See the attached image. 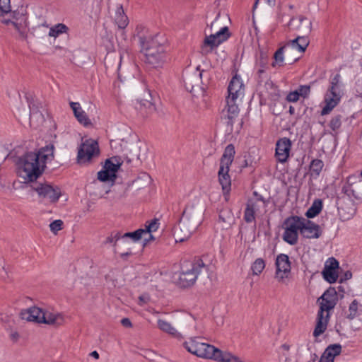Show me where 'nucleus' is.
Returning a JSON list of instances; mask_svg holds the SVG:
<instances>
[{"instance_id": "4d7b16f0", "label": "nucleus", "mask_w": 362, "mask_h": 362, "mask_svg": "<svg viewBox=\"0 0 362 362\" xmlns=\"http://www.w3.org/2000/svg\"><path fill=\"white\" fill-rule=\"evenodd\" d=\"M247 167H253V160L249 153L245 154L244 159L240 166V171L241 172L243 168Z\"/></svg>"}, {"instance_id": "2f4dec72", "label": "nucleus", "mask_w": 362, "mask_h": 362, "mask_svg": "<svg viewBox=\"0 0 362 362\" xmlns=\"http://www.w3.org/2000/svg\"><path fill=\"white\" fill-rule=\"evenodd\" d=\"M215 361L219 362H244L239 357L235 356L229 352H223L221 350L220 355L216 354Z\"/></svg>"}, {"instance_id": "774afa93", "label": "nucleus", "mask_w": 362, "mask_h": 362, "mask_svg": "<svg viewBox=\"0 0 362 362\" xmlns=\"http://www.w3.org/2000/svg\"><path fill=\"white\" fill-rule=\"evenodd\" d=\"M19 337L20 335L18 332H13L10 334V339L13 342H16L18 340Z\"/></svg>"}, {"instance_id": "a878e982", "label": "nucleus", "mask_w": 362, "mask_h": 362, "mask_svg": "<svg viewBox=\"0 0 362 362\" xmlns=\"http://www.w3.org/2000/svg\"><path fill=\"white\" fill-rule=\"evenodd\" d=\"M256 203L251 199L248 200L244 211V220L250 223L255 221Z\"/></svg>"}, {"instance_id": "ea45409f", "label": "nucleus", "mask_w": 362, "mask_h": 362, "mask_svg": "<svg viewBox=\"0 0 362 362\" xmlns=\"http://www.w3.org/2000/svg\"><path fill=\"white\" fill-rule=\"evenodd\" d=\"M151 177L147 173H142L141 176L138 177L137 179L134 180L132 182L133 185H135L138 189L144 187L148 185L150 182Z\"/></svg>"}, {"instance_id": "f03ea898", "label": "nucleus", "mask_w": 362, "mask_h": 362, "mask_svg": "<svg viewBox=\"0 0 362 362\" xmlns=\"http://www.w3.org/2000/svg\"><path fill=\"white\" fill-rule=\"evenodd\" d=\"M158 35L146 40L139 37L141 52H144V61L154 68L160 66L165 59V46L158 40Z\"/></svg>"}, {"instance_id": "de8ad7c7", "label": "nucleus", "mask_w": 362, "mask_h": 362, "mask_svg": "<svg viewBox=\"0 0 362 362\" xmlns=\"http://www.w3.org/2000/svg\"><path fill=\"white\" fill-rule=\"evenodd\" d=\"M342 116L337 115L332 117L329 126L333 132H337L341 126Z\"/></svg>"}, {"instance_id": "49530a36", "label": "nucleus", "mask_w": 362, "mask_h": 362, "mask_svg": "<svg viewBox=\"0 0 362 362\" xmlns=\"http://www.w3.org/2000/svg\"><path fill=\"white\" fill-rule=\"evenodd\" d=\"M11 25L18 32L22 39L25 40L27 38V28L25 24L13 21Z\"/></svg>"}, {"instance_id": "9d476101", "label": "nucleus", "mask_w": 362, "mask_h": 362, "mask_svg": "<svg viewBox=\"0 0 362 362\" xmlns=\"http://www.w3.org/2000/svg\"><path fill=\"white\" fill-rule=\"evenodd\" d=\"M31 187L39 197L48 199L52 204L57 203L62 196L61 189L58 186H53L47 182L36 183L31 185Z\"/></svg>"}, {"instance_id": "b1692460", "label": "nucleus", "mask_w": 362, "mask_h": 362, "mask_svg": "<svg viewBox=\"0 0 362 362\" xmlns=\"http://www.w3.org/2000/svg\"><path fill=\"white\" fill-rule=\"evenodd\" d=\"M123 160L120 156H116L107 158L105 160L103 168L114 175H117V173L119 170Z\"/></svg>"}, {"instance_id": "58836bf2", "label": "nucleus", "mask_w": 362, "mask_h": 362, "mask_svg": "<svg viewBox=\"0 0 362 362\" xmlns=\"http://www.w3.org/2000/svg\"><path fill=\"white\" fill-rule=\"evenodd\" d=\"M265 268V262L262 258H257L252 264L251 269L254 275H259Z\"/></svg>"}, {"instance_id": "c03bdc74", "label": "nucleus", "mask_w": 362, "mask_h": 362, "mask_svg": "<svg viewBox=\"0 0 362 362\" xmlns=\"http://www.w3.org/2000/svg\"><path fill=\"white\" fill-rule=\"evenodd\" d=\"M143 228L137 229L133 232H127L123 234L122 238H131L134 242L139 241L143 236Z\"/></svg>"}, {"instance_id": "393cba45", "label": "nucleus", "mask_w": 362, "mask_h": 362, "mask_svg": "<svg viewBox=\"0 0 362 362\" xmlns=\"http://www.w3.org/2000/svg\"><path fill=\"white\" fill-rule=\"evenodd\" d=\"M115 21L120 30H124L129 24V18L124 11L122 4L119 5L115 11Z\"/></svg>"}, {"instance_id": "c756f323", "label": "nucleus", "mask_w": 362, "mask_h": 362, "mask_svg": "<svg viewBox=\"0 0 362 362\" xmlns=\"http://www.w3.org/2000/svg\"><path fill=\"white\" fill-rule=\"evenodd\" d=\"M157 325H158V328L160 330H162L175 337H177L180 335V334L171 325V324L164 320L159 319L157 322Z\"/></svg>"}, {"instance_id": "c85d7f7f", "label": "nucleus", "mask_w": 362, "mask_h": 362, "mask_svg": "<svg viewBox=\"0 0 362 362\" xmlns=\"http://www.w3.org/2000/svg\"><path fill=\"white\" fill-rule=\"evenodd\" d=\"M287 49H291V47L289 46H282L279 47L274 53V61L272 63V66L273 67L276 66L277 64L279 66H281L284 65V54L286 53L287 55ZM287 56L286 57V58Z\"/></svg>"}, {"instance_id": "6ab92c4d", "label": "nucleus", "mask_w": 362, "mask_h": 362, "mask_svg": "<svg viewBox=\"0 0 362 362\" xmlns=\"http://www.w3.org/2000/svg\"><path fill=\"white\" fill-rule=\"evenodd\" d=\"M243 83L241 78L235 74L231 79L228 87V96L226 99L235 100L240 94Z\"/></svg>"}, {"instance_id": "052dcab7", "label": "nucleus", "mask_w": 362, "mask_h": 362, "mask_svg": "<svg viewBox=\"0 0 362 362\" xmlns=\"http://www.w3.org/2000/svg\"><path fill=\"white\" fill-rule=\"evenodd\" d=\"M150 301V296L148 293H144L139 297V305H144Z\"/></svg>"}, {"instance_id": "20e7f679", "label": "nucleus", "mask_w": 362, "mask_h": 362, "mask_svg": "<svg viewBox=\"0 0 362 362\" xmlns=\"http://www.w3.org/2000/svg\"><path fill=\"white\" fill-rule=\"evenodd\" d=\"M183 346L189 353L201 358L215 360L216 354L220 355L221 350L213 345L203 341L199 337L189 338V341L183 343Z\"/></svg>"}, {"instance_id": "680f3d73", "label": "nucleus", "mask_w": 362, "mask_h": 362, "mask_svg": "<svg viewBox=\"0 0 362 362\" xmlns=\"http://www.w3.org/2000/svg\"><path fill=\"white\" fill-rule=\"evenodd\" d=\"M351 277H352V273H351V271L348 270V271L345 272H344V273L341 276V277H340V279H339V282L340 284H341V283H343V282H344V281H347V280H349V279H351Z\"/></svg>"}, {"instance_id": "6e6552de", "label": "nucleus", "mask_w": 362, "mask_h": 362, "mask_svg": "<svg viewBox=\"0 0 362 362\" xmlns=\"http://www.w3.org/2000/svg\"><path fill=\"white\" fill-rule=\"evenodd\" d=\"M230 35L231 34L228 27L224 26L215 34L206 36L201 46L202 54L206 55L211 52L214 47H218L220 44L226 41Z\"/></svg>"}, {"instance_id": "e2e57ef3", "label": "nucleus", "mask_w": 362, "mask_h": 362, "mask_svg": "<svg viewBox=\"0 0 362 362\" xmlns=\"http://www.w3.org/2000/svg\"><path fill=\"white\" fill-rule=\"evenodd\" d=\"M28 105H29V108H30V115L31 116L32 115L38 113L39 110H38L37 107H36L33 102H31V101H28Z\"/></svg>"}, {"instance_id": "13d9d810", "label": "nucleus", "mask_w": 362, "mask_h": 362, "mask_svg": "<svg viewBox=\"0 0 362 362\" xmlns=\"http://www.w3.org/2000/svg\"><path fill=\"white\" fill-rule=\"evenodd\" d=\"M342 192L347 195L349 198L354 197L356 199L358 198L357 195L355 194V191L351 189V185H344L341 189Z\"/></svg>"}, {"instance_id": "338daca9", "label": "nucleus", "mask_w": 362, "mask_h": 362, "mask_svg": "<svg viewBox=\"0 0 362 362\" xmlns=\"http://www.w3.org/2000/svg\"><path fill=\"white\" fill-rule=\"evenodd\" d=\"M112 233H113V239L115 240V243H114L113 245L115 246L116 243H117V241L118 240H119L120 238H122V235H123L120 232H119V231H117V232H112Z\"/></svg>"}, {"instance_id": "ddd939ff", "label": "nucleus", "mask_w": 362, "mask_h": 362, "mask_svg": "<svg viewBox=\"0 0 362 362\" xmlns=\"http://www.w3.org/2000/svg\"><path fill=\"white\" fill-rule=\"evenodd\" d=\"M239 112L240 109L235 103V100L231 101V100L226 99V105L221 112L220 119L232 129L235 119L239 115Z\"/></svg>"}, {"instance_id": "a19ab883", "label": "nucleus", "mask_w": 362, "mask_h": 362, "mask_svg": "<svg viewBox=\"0 0 362 362\" xmlns=\"http://www.w3.org/2000/svg\"><path fill=\"white\" fill-rule=\"evenodd\" d=\"M333 299L334 301L338 302V294L334 287H329L324 293L318 298V301L320 299Z\"/></svg>"}, {"instance_id": "bb28decb", "label": "nucleus", "mask_w": 362, "mask_h": 362, "mask_svg": "<svg viewBox=\"0 0 362 362\" xmlns=\"http://www.w3.org/2000/svg\"><path fill=\"white\" fill-rule=\"evenodd\" d=\"M300 38H298V36L290 41H288L287 43L284 45V46H289L291 47V49H287V57H286V62L288 64H293L300 58V56H293L292 57H290L288 55L290 54H293L294 52V49H298V40Z\"/></svg>"}, {"instance_id": "6e6d98bb", "label": "nucleus", "mask_w": 362, "mask_h": 362, "mask_svg": "<svg viewBox=\"0 0 362 362\" xmlns=\"http://www.w3.org/2000/svg\"><path fill=\"white\" fill-rule=\"evenodd\" d=\"M297 90L299 94V97L302 96L304 98H306L310 93V85H300Z\"/></svg>"}, {"instance_id": "f8f14e48", "label": "nucleus", "mask_w": 362, "mask_h": 362, "mask_svg": "<svg viewBox=\"0 0 362 362\" xmlns=\"http://www.w3.org/2000/svg\"><path fill=\"white\" fill-rule=\"evenodd\" d=\"M287 25L290 30L297 31L298 35H310L312 31L311 21L302 15L292 17Z\"/></svg>"}, {"instance_id": "69168bd1", "label": "nucleus", "mask_w": 362, "mask_h": 362, "mask_svg": "<svg viewBox=\"0 0 362 362\" xmlns=\"http://www.w3.org/2000/svg\"><path fill=\"white\" fill-rule=\"evenodd\" d=\"M121 324L124 327H132V323L131 320L127 317L122 318L121 320Z\"/></svg>"}, {"instance_id": "39448f33", "label": "nucleus", "mask_w": 362, "mask_h": 362, "mask_svg": "<svg viewBox=\"0 0 362 362\" xmlns=\"http://www.w3.org/2000/svg\"><path fill=\"white\" fill-rule=\"evenodd\" d=\"M340 79L341 75L339 74H336L331 77L329 86L324 97L325 105L321 111L322 115H328L339 103L342 97Z\"/></svg>"}, {"instance_id": "2eb2a0df", "label": "nucleus", "mask_w": 362, "mask_h": 362, "mask_svg": "<svg viewBox=\"0 0 362 362\" xmlns=\"http://www.w3.org/2000/svg\"><path fill=\"white\" fill-rule=\"evenodd\" d=\"M322 233L320 226L309 219L303 218L301 221L300 234L305 238L317 239Z\"/></svg>"}, {"instance_id": "3c124183", "label": "nucleus", "mask_w": 362, "mask_h": 362, "mask_svg": "<svg viewBox=\"0 0 362 362\" xmlns=\"http://www.w3.org/2000/svg\"><path fill=\"white\" fill-rule=\"evenodd\" d=\"M358 303L356 299L351 302V303L349 305V313L346 316L347 318L349 320H353L356 316L358 312Z\"/></svg>"}, {"instance_id": "9b49d317", "label": "nucleus", "mask_w": 362, "mask_h": 362, "mask_svg": "<svg viewBox=\"0 0 362 362\" xmlns=\"http://www.w3.org/2000/svg\"><path fill=\"white\" fill-rule=\"evenodd\" d=\"M100 153L99 146L97 141H92L89 143L88 141L81 144L77 160L79 164H85L90 162L92 158L98 156Z\"/></svg>"}, {"instance_id": "412c9836", "label": "nucleus", "mask_w": 362, "mask_h": 362, "mask_svg": "<svg viewBox=\"0 0 362 362\" xmlns=\"http://www.w3.org/2000/svg\"><path fill=\"white\" fill-rule=\"evenodd\" d=\"M64 322V316L60 313H52L44 310V314L41 316L40 323H44L54 327L62 325Z\"/></svg>"}, {"instance_id": "dca6fc26", "label": "nucleus", "mask_w": 362, "mask_h": 362, "mask_svg": "<svg viewBox=\"0 0 362 362\" xmlns=\"http://www.w3.org/2000/svg\"><path fill=\"white\" fill-rule=\"evenodd\" d=\"M276 276L283 279L288 277V274L291 272V262L289 257L286 254H279L276 256L275 261Z\"/></svg>"}, {"instance_id": "bf43d9fd", "label": "nucleus", "mask_w": 362, "mask_h": 362, "mask_svg": "<svg viewBox=\"0 0 362 362\" xmlns=\"http://www.w3.org/2000/svg\"><path fill=\"white\" fill-rule=\"evenodd\" d=\"M299 94L298 90L291 91L286 96V100L290 103H295L299 100Z\"/></svg>"}, {"instance_id": "423d86ee", "label": "nucleus", "mask_w": 362, "mask_h": 362, "mask_svg": "<svg viewBox=\"0 0 362 362\" xmlns=\"http://www.w3.org/2000/svg\"><path fill=\"white\" fill-rule=\"evenodd\" d=\"M208 266L199 257H196L190 264V268L182 267L179 276L178 284L182 288L194 285L202 269L207 270Z\"/></svg>"}, {"instance_id": "473e14b6", "label": "nucleus", "mask_w": 362, "mask_h": 362, "mask_svg": "<svg viewBox=\"0 0 362 362\" xmlns=\"http://www.w3.org/2000/svg\"><path fill=\"white\" fill-rule=\"evenodd\" d=\"M97 178L100 182H111L112 185H113L117 179V175H114L103 168V169L98 173Z\"/></svg>"}, {"instance_id": "37998d69", "label": "nucleus", "mask_w": 362, "mask_h": 362, "mask_svg": "<svg viewBox=\"0 0 362 362\" xmlns=\"http://www.w3.org/2000/svg\"><path fill=\"white\" fill-rule=\"evenodd\" d=\"M309 35H298V50L299 52L303 53L306 50V48L309 45L310 40L308 39Z\"/></svg>"}, {"instance_id": "e433bc0d", "label": "nucleus", "mask_w": 362, "mask_h": 362, "mask_svg": "<svg viewBox=\"0 0 362 362\" xmlns=\"http://www.w3.org/2000/svg\"><path fill=\"white\" fill-rule=\"evenodd\" d=\"M233 221L232 213L228 209H221L218 214V221L226 224L225 226H229Z\"/></svg>"}, {"instance_id": "0e129e2a", "label": "nucleus", "mask_w": 362, "mask_h": 362, "mask_svg": "<svg viewBox=\"0 0 362 362\" xmlns=\"http://www.w3.org/2000/svg\"><path fill=\"white\" fill-rule=\"evenodd\" d=\"M329 356L326 354V353L324 351L322 354L321 357L318 360V362H334V360L331 358L328 357Z\"/></svg>"}, {"instance_id": "0eeeda50", "label": "nucleus", "mask_w": 362, "mask_h": 362, "mask_svg": "<svg viewBox=\"0 0 362 362\" xmlns=\"http://www.w3.org/2000/svg\"><path fill=\"white\" fill-rule=\"evenodd\" d=\"M302 219L301 216H291L284 220L282 225L285 230L282 236L284 241L291 245L298 243V231L300 233Z\"/></svg>"}, {"instance_id": "09e8293b", "label": "nucleus", "mask_w": 362, "mask_h": 362, "mask_svg": "<svg viewBox=\"0 0 362 362\" xmlns=\"http://www.w3.org/2000/svg\"><path fill=\"white\" fill-rule=\"evenodd\" d=\"M159 223L157 219L151 220V221H147L145 224V228H143V233H150L153 231H156L158 228Z\"/></svg>"}, {"instance_id": "7ed1b4c3", "label": "nucleus", "mask_w": 362, "mask_h": 362, "mask_svg": "<svg viewBox=\"0 0 362 362\" xmlns=\"http://www.w3.org/2000/svg\"><path fill=\"white\" fill-rule=\"evenodd\" d=\"M235 154V146L233 144H230L226 146L220 158L218 178L224 196H228L231 189V179L229 175V171L230 167L234 160Z\"/></svg>"}, {"instance_id": "f704fd0d", "label": "nucleus", "mask_w": 362, "mask_h": 362, "mask_svg": "<svg viewBox=\"0 0 362 362\" xmlns=\"http://www.w3.org/2000/svg\"><path fill=\"white\" fill-rule=\"evenodd\" d=\"M324 166V163L320 159H313L310 165V170L312 176L318 177Z\"/></svg>"}, {"instance_id": "8fccbe9b", "label": "nucleus", "mask_w": 362, "mask_h": 362, "mask_svg": "<svg viewBox=\"0 0 362 362\" xmlns=\"http://www.w3.org/2000/svg\"><path fill=\"white\" fill-rule=\"evenodd\" d=\"M269 63V57L267 54L263 51L259 52V57L257 59V65H258L261 68H267V65Z\"/></svg>"}, {"instance_id": "603ef678", "label": "nucleus", "mask_w": 362, "mask_h": 362, "mask_svg": "<svg viewBox=\"0 0 362 362\" xmlns=\"http://www.w3.org/2000/svg\"><path fill=\"white\" fill-rule=\"evenodd\" d=\"M11 11L10 0H0V16H3Z\"/></svg>"}, {"instance_id": "f257e3e1", "label": "nucleus", "mask_w": 362, "mask_h": 362, "mask_svg": "<svg viewBox=\"0 0 362 362\" xmlns=\"http://www.w3.org/2000/svg\"><path fill=\"white\" fill-rule=\"evenodd\" d=\"M54 146L49 144L35 152H27L16 161L18 177L23 183L35 182L44 173L47 160L54 158Z\"/></svg>"}, {"instance_id": "864d4df0", "label": "nucleus", "mask_w": 362, "mask_h": 362, "mask_svg": "<svg viewBox=\"0 0 362 362\" xmlns=\"http://www.w3.org/2000/svg\"><path fill=\"white\" fill-rule=\"evenodd\" d=\"M63 221L60 219L55 220L49 224L50 230L54 233L57 234L58 231L62 229Z\"/></svg>"}, {"instance_id": "4468645a", "label": "nucleus", "mask_w": 362, "mask_h": 362, "mask_svg": "<svg viewBox=\"0 0 362 362\" xmlns=\"http://www.w3.org/2000/svg\"><path fill=\"white\" fill-rule=\"evenodd\" d=\"M292 141L289 138L283 137L277 140L275 148V158L281 163H284L289 158Z\"/></svg>"}, {"instance_id": "7c9ffc66", "label": "nucleus", "mask_w": 362, "mask_h": 362, "mask_svg": "<svg viewBox=\"0 0 362 362\" xmlns=\"http://www.w3.org/2000/svg\"><path fill=\"white\" fill-rule=\"evenodd\" d=\"M323 279L329 284L335 283L339 277V271L324 267L322 271Z\"/></svg>"}, {"instance_id": "5fc2aeb1", "label": "nucleus", "mask_w": 362, "mask_h": 362, "mask_svg": "<svg viewBox=\"0 0 362 362\" xmlns=\"http://www.w3.org/2000/svg\"><path fill=\"white\" fill-rule=\"evenodd\" d=\"M325 267L339 271V263L334 257H329L325 262Z\"/></svg>"}, {"instance_id": "4c0bfd02", "label": "nucleus", "mask_w": 362, "mask_h": 362, "mask_svg": "<svg viewBox=\"0 0 362 362\" xmlns=\"http://www.w3.org/2000/svg\"><path fill=\"white\" fill-rule=\"evenodd\" d=\"M68 27L63 23H58L49 29L48 35L50 37H57L59 34L66 33Z\"/></svg>"}, {"instance_id": "5701e85b", "label": "nucleus", "mask_w": 362, "mask_h": 362, "mask_svg": "<svg viewBox=\"0 0 362 362\" xmlns=\"http://www.w3.org/2000/svg\"><path fill=\"white\" fill-rule=\"evenodd\" d=\"M329 319V314H327L326 317H324V313L317 312L316 325L313 331V336L315 337H319L325 332Z\"/></svg>"}, {"instance_id": "cd10ccee", "label": "nucleus", "mask_w": 362, "mask_h": 362, "mask_svg": "<svg viewBox=\"0 0 362 362\" xmlns=\"http://www.w3.org/2000/svg\"><path fill=\"white\" fill-rule=\"evenodd\" d=\"M322 200L320 199H315L310 207L305 212V216L308 218H313L316 217L322 211Z\"/></svg>"}, {"instance_id": "a211bd4d", "label": "nucleus", "mask_w": 362, "mask_h": 362, "mask_svg": "<svg viewBox=\"0 0 362 362\" xmlns=\"http://www.w3.org/2000/svg\"><path fill=\"white\" fill-rule=\"evenodd\" d=\"M195 230L188 227L180 221L173 228V234L177 243H182L187 240Z\"/></svg>"}, {"instance_id": "1a4fd4ad", "label": "nucleus", "mask_w": 362, "mask_h": 362, "mask_svg": "<svg viewBox=\"0 0 362 362\" xmlns=\"http://www.w3.org/2000/svg\"><path fill=\"white\" fill-rule=\"evenodd\" d=\"M203 208L194 204L187 205L179 221L196 230L202 221Z\"/></svg>"}, {"instance_id": "72a5a7b5", "label": "nucleus", "mask_w": 362, "mask_h": 362, "mask_svg": "<svg viewBox=\"0 0 362 362\" xmlns=\"http://www.w3.org/2000/svg\"><path fill=\"white\" fill-rule=\"evenodd\" d=\"M322 301L320 305V308L318 312L320 313H324V312H327V314H329V311L333 310L337 305V302L334 301L333 299H320Z\"/></svg>"}, {"instance_id": "79ce46f5", "label": "nucleus", "mask_w": 362, "mask_h": 362, "mask_svg": "<svg viewBox=\"0 0 362 362\" xmlns=\"http://www.w3.org/2000/svg\"><path fill=\"white\" fill-rule=\"evenodd\" d=\"M143 356L152 362H163V359L160 355H158L156 352L150 349L144 350Z\"/></svg>"}, {"instance_id": "c9c22d12", "label": "nucleus", "mask_w": 362, "mask_h": 362, "mask_svg": "<svg viewBox=\"0 0 362 362\" xmlns=\"http://www.w3.org/2000/svg\"><path fill=\"white\" fill-rule=\"evenodd\" d=\"M341 346L339 344H333L329 345L325 350L329 358L334 359V357L339 355L341 352Z\"/></svg>"}, {"instance_id": "4be33fe9", "label": "nucleus", "mask_w": 362, "mask_h": 362, "mask_svg": "<svg viewBox=\"0 0 362 362\" xmlns=\"http://www.w3.org/2000/svg\"><path fill=\"white\" fill-rule=\"evenodd\" d=\"M69 105L74 112L75 117L80 124H83L84 127H88L91 124L90 119L88 117L86 113L81 109L79 103L70 102Z\"/></svg>"}, {"instance_id": "a18cd8bd", "label": "nucleus", "mask_w": 362, "mask_h": 362, "mask_svg": "<svg viewBox=\"0 0 362 362\" xmlns=\"http://www.w3.org/2000/svg\"><path fill=\"white\" fill-rule=\"evenodd\" d=\"M141 105V111L144 109H146L145 114L147 115L152 114L156 111V106L155 105L148 100H141L140 102Z\"/></svg>"}, {"instance_id": "f3484780", "label": "nucleus", "mask_w": 362, "mask_h": 362, "mask_svg": "<svg viewBox=\"0 0 362 362\" xmlns=\"http://www.w3.org/2000/svg\"><path fill=\"white\" fill-rule=\"evenodd\" d=\"M203 71L204 70L200 69V66H198L194 71H186L183 74L184 86L187 91L192 93L194 86H199L202 81Z\"/></svg>"}, {"instance_id": "aec40b11", "label": "nucleus", "mask_w": 362, "mask_h": 362, "mask_svg": "<svg viewBox=\"0 0 362 362\" xmlns=\"http://www.w3.org/2000/svg\"><path fill=\"white\" fill-rule=\"evenodd\" d=\"M44 314V310L33 306L26 310H21L20 313L21 318L29 322H40L41 316Z\"/></svg>"}]
</instances>
